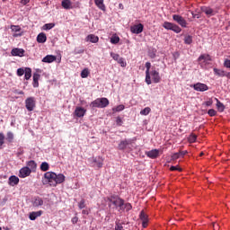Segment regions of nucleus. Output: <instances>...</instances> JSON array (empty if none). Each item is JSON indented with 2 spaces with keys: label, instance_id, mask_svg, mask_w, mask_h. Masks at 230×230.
Wrapping results in <instances>:
<instances>
[{
  "label": "nucleus",
  "instance_id": "c85d7f7f",
  "mask_svg": "<svg viewBox=\"0 0 230 230\" xmlns=\"http://www.w3.org/2000/svg\"><path fill=\"white\" fill-rule=\"evenodd\" d=\"M213 71L217 76H220V77L226 76V71H224V70H221L218 68H214Z\"/></svg>",
  "mask_w": 230,
  "mask_h": 230
},
{
  "label": "nucleus",
  "instance_id": "a19ab883",
  "mask_svg": "<svg viewBox=\"0 0 230 230\" xmlns=\"http://www.w3.org/2000/svg\"><path fill=\"white\" fill-rule=\"evenodd\" d=\"M117 62L121 66V67H127V62H125L123 58H119Z\"/></svg>",
  "mask_w": 230,
  "mask_h": 230
},
{
  "label": "nucleus",
  "instance_id": "58836bf2",
  "mask_svg": "<svg viewBox=\"0 0 230 230\" xmlns=\"http://www.w3.org/2000/svg\"><path fill=\"white\" fill-rule=\"evenodd\" d=\"M111 44H118L119 42V36L114 35L111 38Z\"/></svg>",
  "mask_w": 230,
  "mask_h": 230
},
{
  "label": "nucleus",
  "instance_id": "b1692460",
  "mask_svg": "<svg viewBox=\"0 0 230 230\" xmlns=\"http://www.w3.org/2000/svg\"><path fill=\"white\" fill-rule=\"evenodd\" d=\"M46 40H48V37H46V33L40 32L37 36V42H39V44H44V42H46Z\"/></svg>",
  "mask_w": 230,
  "mask_h": 230
},
{
  "label": "nucleus",
  "instance_id": "1a4fd4ad",
  "mask_svg": "<svg viewBox=\"0 0 230 230\" xmlns=\"http://www.w3.org/2000/svg\"><path fill=\"white\" fill-rule=\"evenodd\" d=\"M149 75L154 84H159V82H161V75H159V72H157V70L153 69L151 72H149Z\"/></svg>",
  "mask_w": 230,
  "mask_h": 230
},
{
  "label": "nucleus",
  "instance_id": "c756f323",
  "mask_svg": "<svg viewBox=\"0 0 230 230\" xmlns=\"http://www.w3.org/2000/svg\"><path fill=\"white\" fill-rule=\"evenodd\" d=\"M217 101V111H219V112H224V111L226 110V106H224V103H222L218 99L216 98Z\"/></svg>",
  "mask_w": 230,
  "mask_h": 230
},
{
  "label": "nucleus",
  "instance_id": "20e7f679",
  "mask_svg": "<svg viewBox=\"0 0 230 230\" xmlns=\"http://www.w3.org/2000/svg\"><path fill=\"white\" fill-rule=\"evenodd\" d=\"M163 28H164L165 30H171L172 31H174V33H181V31H182L179 25L170 22H164L163 24Z\"/></svg>",
  "mask_w": 230,
  "mask_h": 230
},
{
  "label": "nucleus",
  "instance_id": "774afa93",
  "mask_svg": "<svg viewBox=\"0 0 230 230\" xmlns=\"http://www.w3.org/2000/svg\"><path fill=\"white\" fill-rule=\"evenodd\" d=\"M199 155H200V157H202V155H204V152H201V153L199 154Z\"/></svg>",
  "mask_w": 230,
  "mask_h": 230
},
{
  "label": "nucleus",
  "instance_id": "6ab92c4d",
  "mask_svg": "<svg viewBox=\"0 0 230 230\" xmlns=\"http://www.w3.org/2000/svg\"><path fill=\"white\" fill-rule=\"evenodd\" d=\"M44 205V200L40 197H35L32 200L33 208H39L40 206Z\"/></svg>",
  "mask_w": 230,
  "mask_h": 230
},
{
  "label": "nucleus",
  "instance_id": "680f3d73",
  "mask_svg": "<svg viewBox=\"0 0 230 230\" xmlns=\"http://www.w3.org/2000/svg\"><path fill=\"white\" fill-rule=\"evenodd\" d=\"M82 213H83V215H89V210L83 209Z\"/></svg>",
  "mask_w": 230,
  "mask_h": 230
},
{
  "label": "nucleus",
  "instance_id": "7c9ffc66",
  "mask_svg": "<svg viewBox=\"0 0 230 230\" xmlns=\"http://www.w3.org/2000/svg\"><path fill=\"white\" fill-rule=\"evenodd\" d=\"M94 3L100 10H105V4H103V0H94Z\"/></svg>",
  "mask_w": 230,
  "mask_h": 230
},
{
  "label": "nucleus",
  "instance_id": "dca6fc26",
  "mask_svg": "<svg viewBox=\"0 0 230 230\" xmlns=\"http://www.w3.org/2000/svg\"><path fill=\"white\" fill-rule=\"evenodd\" d=\"M146 155L150 159H157L159 157V149H152L146 152Z\"/></svg>",
  "mask_w": 230,
  "mask_h": 230
},
{
  "label": "nucleus",
  "instance_id": "9d476101",
  "mask_svg": "<svg viewBox=\"0 0 230 230\" xmlns=\"http://www.w3.org/2000/svg\"><path fill=\"white\" fill-rule=\"evenodd\" d=\"M144 28H145V26L143 25V23H138L137 25L131 26L130 31L132 33H135L136 35H139V33H143Z\"/></svg>",
  "mask_w": 230,
  "mask_h": 230
},
{
  "label": "nucleus",
  "instance_id": "3c124183",
  "mask_svg": "<svg viewBox=\"0 0 230 230\" xmlns=\"http://www.w3.org/2000/svg\"><path fill=\"white\" fill-rule=\"evenodd\" d=\"M25 70L23 68H18L17 69V75L18 76H22V75H24Z\"/></svg>",
  "mask_w": 230,
  "mask_h": 230
},
{
  "label": "nucleus",
  "instance_id": "4d7b16f0",
  "mask_svg": "<svg viewBox=\"0 0 230 230\" xmlns=\"http://www.w3.org/2000/svg\"><path fill=\"white\" fill-rule=\"evenodd\" d=\"M71 221H72V224H77L78 223V217H74Z\"/></svg>",
  "mask_w": 230,
  "mask_h": 230
},
{
  "label": "nucleus",
  "instance_id": "473e14b6",
  "mask_svg": "<svg viewBox=\"0 0 230 230\" xmlns=\"http://www.w3.org/2000/svg\"><path fill=\"white\" fill-rule=\"evenodd\" d=\"M40 168L41 172H48V170H49V164H48V162H43L41 163Z\"/></svg>",
  "mask_w": 230,
  "mask_h": 230
},
{
  "label": "nucleus",
  "instance_id": "aec40b11",
  "mask_svg": "<svg viewBox=\"0 0 230 230\" xmlns=\"http://www.w3.org/2000/svg\"><path fill=\"white\" fill-rule=\"evenodd\" d=\"M57 60V56L54 55H47L45 58H42V62L45 64H51Z\"/></svg>",
  "mask_w": 230,
  "mask_h": 230
},
{
  "label": "nucleus",
  "instance_id": "e2e57ef3",
  "mask_svg": "<svg viewBox=\"0 0 230 230\" xmlns=\"http://www.w3.org/2000/svg\"><path fill=\"white\" fill-rule=\"evenodd\" d=\"M225 76H226V78L230 79V72H226Z\"/></svg>",
  "mask_w": 230,
  "mask_h": 230
},
{
  "label": "nucleus",
  "instance_id": "8fccbe9b",
  "mask_svg": "<svg viewBox=\"0 0 230 230\" xmlns=\"http://www.w3.org/2000/svg\"><path fill=\"white\" fill-rule=\"evenodd\" d=\"M4 145V134L0 133V146H3Z\"/></svg>",
  "mask_w": 230,
  "mask_h": 230
},
{
  "label": "nucleus",
  "instance_id": "5fc2aeb1",
  "mask_svg": "<svg viewBox=\"0 0 230 230\" xmlns=\"http://www.w3.org/2000/svg\"><path fill=\"white\" fill-rule=\"evenodd\" d=\"M224 66L230 69V59H226L224 62Z\"/></svg>",
  "mask_w": 230,
  "mask_h": 230
},
{
  "label": "nucleus",
  "instance_id": "f03ea898",
  "mask_svg": "<svg viewBox=\"0 0 230 230\" xmlns=\"http://www.w3.org/2000/svg\"><path fill=\"white\" fill-rule=\"evenodd\" d=\"M111 204H113L118 211H130L132 209V204L125 203V199H121L118 195H111L107 198Z\"/></svg>",
  "mask_w": 230,
  "mask_h": 230
},
{
  "label": "nucleus",
  "instance_id": "ddd939ff",
  "mask_svg": "<svg viewBox=\"0 0 230 230\" xmlns=\"http://www.w3.org/2000/svg\"><path fill=\"white\" fill-rule=\"evenodd\" d=\"M132 143V139H124L121 140L118 145L119 150H127L128 148V146Z\"/></svg>",
  "mask_w": 230,
  "mask_h": 230
},
{
  "label": "nucleus",
  "instance_id": "4c0bfd02",
  "mask_svg": "<svg viewBox=\"0 0 230 230\" xmlns=\"http://www.w3.org/2000/svg\"><path fill=\"white\" fill-rule=\"evenodd\" d=\"M6 140L8 141V143H12L13 141V132H11V131L7 132Z\"/></svg>",
  "mask_w": 230,
  "mask_h": 230
},
{
  "label": "nucleus",
  "instance_id": "49530a36",
  "mask_svg": "<svg viewBox=\"0 0 230 230\" xmlns=\"http://www.w3.org/2000/svg\"><path fill=\"white\" fill-rule=\"evenodd\" d=\"M11 30L12 31H15V32L21 31V27L19 25H12Z\"/></svg>",
  "mask_w": 230,
  "mask_h": 230
},
{
  "label": "nucleus",
  "instance_id": "c9c22d12",
  "mask_svg": "<svg viewBox=\"0 0 230 230\" xmlns=\"http://www.w3.org/2000/svg\"><path fill=\"white\" fill-rule=\"evenodd\" d=\"M115 230H125V228L123 227V223H119V221H116Z\"/></svg>",
  "mask_w": 230,
  "mask_h": 230
},
{
  "label": "nucleus",
  "instance_id": "13d9d810",
  "mask_svg": "<svg viewBox=\"0 0 230 230\" xmlns=\"http://www.w3.org/2000/svg\"><path fill=\"white\" fill-rule=\"evenodd\" d=\"M28 3H30V0H21V4H22L23 6H26Z\"/></svg>",
  "mask_w": 230,
  "mask_h": 230
},
{
  "label": "nucleus",
  "instance_id": "052dcab7",
  "mask_svg": "<svg viewBox=\"0 0 230 230\" xmlns=\"http://www.w3.org/2000/svg\"><path fill=\"white\" fill-rule=\"evenodd\" d=\"M213 229H214V230L218 229V224L214 223V224H213Z\"/></svg>",
  "mask_w": 230,
  "mask_h": 230
},
{
  "label": "nucleus",
  "instance_id": "4468645a",
  "mask_svg": "<svg viewBox=\"0 0 230 230\" xmlns=\"http://www.w3.org/2000/svg\"><path fill=\"white\" fill-rule=\"evenodd\" d=\"M139 218L142 221V227L146 228L148 226V216L145 213V211H141L139 215Z\"/></svg>",
  "mask_w": 230,
  "mask_h": 230
},
{
  "label": "nucleus",
  "instance_id": "9b49d317",
  "mask_svg": "<svg viewBox=\"0 0 230 230\" xmlns=\"http://www.w3.org/2000/svg\"><path fill=\"white\" fill-rule=\"evenodd\" d=\"M31 174V169L28 166L22 168L19 172V177H21V179H25V177H30Z\"/></svg>",
  "mask_w": 230,
  "mask_h": 230
},
{
  "label": "nucleus",
  "instance_id": "412c9836",
  "mask_svg": "<svg viewBox=\"0 0 230 230\" xmlns=\"http://www.w3.org/2000/svg\"><path fill=\"white\" fill-rule=\"evenodd\" d=\"M86 42H92L93 44H96L98 40H100V38L94 34H90L85 39Z\"/></svg>",
  "mask_w": 230,
  "mask_h": 230
},
{
  "label": "nucleus",
  "instance_id": "4be33fe9",
  "mask_svg": "<svg viewBox=\"0 0 230 230\" xmlns=\"http://www.w3.org/2000/svg\"><path fill=\"white\" fill-rule=\"evenodd\" d=\"M9 186H17L19 184V177L13 175L9 178L8 181Z\"/></svg>",
  "mask_w": 230,
  "mask_h": 230
},
{
  "label": "nucleus",
  "instance_id": "37998d69",
  "mask_svg": "<svg viewBox=\"0 0 230 230\" xmlns=\"http://www.w3.org/2000/svg\"><path fill=\"white\" fill-rule=\"evenodd\" d=\"M124 110H125V105L123 104H120L113 109V111H115L116 112H121V111H124Z\"/></svg>",
  "mask_w": 230,
  "mask_h": 230
},
{
  "label": "nucleus",
  "instance_id": "a211bd4d",
  "mask_svg": "<svg viewBox=\"0 0 230 230\" xmlns=\"http://www.w3.org/2000/svg\"><path fill=\"white\" fill-rule=\"evenodd\" d=\"M13 57H24V49H13L11 51Z\"/></svg>",
  "mask_w": 230,
  "mask_h": 230
},
{
  "label": "nucleus",
  "instance_id": "423d86ee",
  "mask_svg": "<svg viewBox=\"0 0 230 230\" xmlns=\"http://www.w3.org/2000/svg\"><path fill=\"white\" fill-rule=\"evenodd\" d=\"M35 97H28L25 100V107L27 109V111H29V112H31L33 111V109H35Z\"/></svg>",
  "mask_w": 230,
  "mask_h": 230
},
{
  "label": "nucleus",
  "instance_id": "7ed1b4c3",
  "mask_svg": "<svg viewBox=\"0 0 230 230\" xmlns=\"http://www.w3.org/2000/svg\"><path fill=\"white\" fill-rule=\"evenodd\" d=\"M90 106L97 109H105V107L109 106V99L105 97L97 98L91 102Z\"/></svg>",
  "mask_w": 230,
  "mask_h": 230
},
{
  "label": "nucleus",
  "instance_id": "2eb2a0df",
  "mask_svg": "<svg viewBox=\"0 0 230 230\" xmlns=\"http://www.w3.org/2000/svg\"><path fill=\"white\" fill-rule=\"evenodd\" d=\"M85 112H87V110L84 109L83 107H76L74 114L76 116V118H84V116H85Z\"/></svg>",
  "mask_w": 230,
  "mask_h": 230
},
{
  "label": "nucleus",
  "instance_id": "5701e85b",
  "mask_svg": "<svg viewBox=\"0 0 230 230\" xmlns=\"http://www.w3.org/2000/svg\"><path fill=\"white\" fill-rule=\"evenodd\" d=\"M42 216V210L36 211V212H31L29 215L30 220H37L39 217Z\"/></svg>",
  "mask_w": 230,
  "mask_h": 230
},
{
  "label": "nucleus",
  "instance_id": "bb28decb",
  "mask_svg": "<svg viewBox=\"0 0 230 230\" xmlns=\"http://www.w3.org/2000/svg\"><path fill=\"white\" fill-rule=\"evenodd\" d=\"M40 79V74L39 73H34L33 74V83L32 85L33 87H39V80Z\"/></svg>",
  "mask_w": 230,
  "mask_h": 230
},
{
  "label": "nucleus",
  "instance_id": "a878e982",
  "mask_svg": "<svg viewBox=\"0 0 230 230\" xmlns=\"http://www.w3.org/2000/svg\"><path fill=\"white\" fill-rule=\"evenodd\" d=\"M201 12L206 13V15H215V11H213V9L210 7L203 6L201 7Z\"/></svg>",
  "mask_w": 230,
  "mask_h": 230
},
{
  "label": "nucleus",
  "instance_id": "f3484780",
  "mask_svg": "<svg viewBox=\"0 0 230 230\" xmlns=\"http://www.w3.org/2000/svg\"><path fill=\"white\" fill-rule=\"evenodd\" d=\"M93 166H97V168H102L103 166V159L101 157H93L91 158Z\"/></svg>",
  "mask_w": 230,
  "mask_h": 230
},
{
  "label": "nucleus",
  "instance_id": "338daca9",
  "mask_svg": "<svg viewBox=\"0 0 230 230\" xmlns=\"http://www.w3.org/2000/svg\"><path fill=\"white\" fill-rule=\"evenodd\" d=\"M78 53H84V49H80Z\"/></svg>",
  "mask_w": 230,
  "mask_h": 230
},
{
  "label": "nucleus",
  "instance_id": "79ce46f5",
  "mask_svg": "<svg viewBox=\"0 0 230 230\" xmlns=\"http://www.w3.org/2000/svg\"><path fill=\"white\" fill-rule=\"evenodd\" d=\"M52 28H55V23H47L43 25V30H52Z\"/></svg>",
  "mask_w": 230,
  "mask_h": 230
},
{
  "label": "nucleus",
  "instance_id": "c03bdc74",
  "mask_svg": "<svg viewBox=\"0 0 230 230\" xmlns=\"http://www.w3.org/2000/svg\"><path fill=\"white\" fill-rule=\"evenodd\" d=\"M78 208L79 209H84V208H85V199L80 200V202L78 203Z\"/></svg>",
  "mask_w": 230,
  "mask_h": 230
},
{
  "label": "nucleus",
  "instance_id": "2f4dec72",
  "mask_svg": "<svg viewBox=\"0 0 230 230\" xmlns=\"http://www.w3.org/2000/svg\"><path fill=\"white\" fill-rule=\"evenodd\" d=\"M24 73H25V75H24L25 80H30L31 78V68L26 67Z\"/></svg>",
  "mask_w": 230,
  "mask_h": 230
},
{
  "label": "nucleus",
  "instance_id": "f8f14e48",
  "mask_svg": "<svg viewBox=\"0 0 230 230\" xmlns=\"http://www.w3.org/2000/svg\"><path fill=\"white\" fill-rule=\"evenodd\" d=\"M152 67V64L150 62L146 63V83L147 85L152 84V79L150 78V68Z\"/></svg>",
  "mask_w": 230,
  "mask_h": 230
},
{
  "label": "nucleus",
  "instance_id": "f257e3e1",
  "mask_svg": "<svg viewBox=\"0 0 230 230\" xmlns=\"http://www.w3.org/2000/svg\"><path fill=\"white\" fill-rule=\"evenodd\" d=\"M66 181V176L62 173L57 174L53 172H47L41 180L43 186L57 187L58 184H62Z\"/></svg>",
  "mask_w": 230,
  "mask_h": 230
},
{
  "label": "nucleus",
  "instance_id": "cd10ccee",
  "mask_svg": "<svg viewBox=\"0 0 230 230\" xmlns=\"http://www.w3.org/2000/svg\"><path fill=\"white\" fill-rule=\"evenodd\" d=\"M27 168H30L31 172V170L32 171L37 170V163H35V161H33V160L29 161L27 163Z\"/></svg>",
  "mask_w": 230,
  "mask_h": 230
},
{
  "label": "nucleus",
  "instance_id": "de8ad7c7",
  "mask_svg": "<svg viewBox=\"0 0 230 230\" xmlns=\"http://www.w3.org/2000/svg\"><path fill=\"white\" fill-rule=\"evenodd\" d=\"M208 116L213 118L214 116H217V111L210 109V110H208Z\"/></svg>",
  "mask_w": 230,
  "mask_h": 230
},
{
  "label": "nucleus",
  "instance_id": "f704fd0d",
  "mask_svg": "<svg viewBox=\"0 0 230 230\" xmlns=\"http://www.w3.org/2000/svg\"><path fill=\"white\" fill-rule=\"evenodd\" d=\"M151 111H152V109H150V107H146L140 111V114H141V116H148V114H150Z\"/></svg>",
  "mask_w": 230,
  "mask_h": 230
},
{
  "label": "nucleus",
  "instance_id": "864d4df0",
  "mask_svg": "<svg viewBox=\"0 0 230 230\" xmlns=\"http://www.w3.org/2000/svg\"><path fill=\"white\" fill-rule=\"evenodd\" d=\"M204 105H206V107H211V105H213V100L209 99L204 102Z\"/></svg>",
  "mask_w": 230,
  "mask_h": 230
},
{
  "label": "nucleus",
  "instance_id": "6e6d98bb",
  "mask_svg": "<svg viewBox=\"0 0 230 230\" xmlns=\"http://www.w3.org/2000/svg\"><path fill=\"white\" fill-rule=\"evenodd\" d=\"M116 123L117 125H119V127H121V123H123V120L119 117H117Z\"/></svg>",
  "mask_w": 230,
  "mask_h": 230
},
{
  "label": "nucleus",
  "instance_id": "bf43d9fd",
  "mask_svg": "<svg viewBox=\"0 0 230 230\" xmlns=\"http://www.w3.org/2000/svg\"><path fill=\"white\" fill-rule=\"evenodd\" d=\"M180 157H184V155H186V154H188V151H181L180 153Z\"/></svg>",
  "mask_w": 230,
  "mask_h": 230
},
{
  "label": "nucleus",
  "instance_id": "72a5a7b5",
  "mask_svg": "<svg viewBox=\"0 0 230 230\" xmlns=\"http://www.w3.org/2000/svg\"><path fill=\"white\" fill-rule=\"evenodd\" d=\"M183 40H184V44L190 45V44H191L193 42V37L191 35H186L184 37Z\"/></svg>",
  "mask_w": 230,
  "mask_h": 230
},
{
  "label": "nucleus",
  "instance_id": "0e129e2a",
  "mask_svg": "<svg viewBox=\"0 0 230 230\" xmlns=\"http://www.w3.org/2000/svg\"><path fill=\"white\" fill-rule=\"evenodd\" d=\"M18 94H24V92L20 91V92L18 93Z\"/></svg>",
  "mask_w": 230,
  "mask_h": 230
},
{
  "label": "nucleus",
  "instance_id": "393cba45",
  "mask_svg": "<svg viewBox=\"0 0 230 230\" xmlns=\"http://www.w3.org/2000/svg\"><path fill=\"white\" fill-rule=\"evenodd\" d=\"M61 6H63L65 8V10L73 9L71 0H63L62 3H61Z\"/></svg>",
  "mask_w": 230,
  "mask_h": 230
},
{
  "label": "nucleus",
  "instance_id": "a18cd8bd",
  "mask_svg": "<svg viewBox=\"0 0 230 230\" xmlns=\"http://www.w3.org/2000/svg\"><path fill=\"white\" fill-rule=\"evenodd\" d=\"M111 57L113 58V60H116V62H118L119 60V58H120L119 54H116L114 52L111 53Z\"/></svg>",
  "mask_w": 230,
  "mask_h": 230
},
{
  "label": "nucleus",
  "instance_id": "09e8293b",
  "mask_svg": "<svg viewBox=\"0 0 230 230\" xmlns=\"http://www.w3.org/2000/svg\"><path fill=\"white\" fill-rule=\"evenodd\" d=\"M170 171L171 172H182V169L181 168H180V167H177V166H171L170 167Z\"/></svg>",
  "mask_w": 230,
  "mask_h": 230
},
{
  "label": "nucleus",
  "instance_id": "69168bd1",
  "mask_svg": "<svg viewBox=\"0 0 230 230\" xmlns=\"http://www.w3.org/2000/svg\"><path fill=\"white\" fill-rule=\"evenodd\" d=\"M119 8H123V4H119Z\"/></svg>",
  "mask_w": 230,
  "mask_h": 230
},
{
  "label": "nucleus",
  "instance_id": "6e6552de",
  "mask_svg": "<svg viewBox=\"0 0 230 230\" xmlns=\"http://www.w3.org/2000/svg\"><path fill=\"white\" fill-rule=\"evenodd\" d=\"M172 19L177 23H179L180 26H181V28H186V26L188 25V22H186V20L182 16H181L179 14L172 15Z\"/></svg>",
  "mask_w": 230,
  "mask_h": 230
},
{
  "label": "nucleus",
  "instance_id": "603ef678",
  "mask_svg": "<svg viewBox=\"0 0 230 230\" xmlns=\"http://www.w3.org/2000/svg\"><path fill=\"white\" fill-rule=\"evenodd\" d=\"M179 157H181V154H179V153H175V154H173V155H172V159L173 161H177V159H179Z\"/></svg>",
  "mask_w": 230,
  "mask_h": 230
},
{
  "label": "nucleus",
  "instance_id": "0eeeda50",
  "mask_svg": "<svg viewBox=\"0 0 230 230\" xmlns=\"http://www.w3.org/2000/svg\"><path fill=\"white\" fill-rule=\"evenodd\" d=\"M190 87H193L194 91H198L199 93H204L209 90L208 84L202 83L194 84Z\"/></svg>",
  "mask_w": 230,
  "mask_h": 230
},
{
  "label": "nucleus",
  "instance_id": "39448f33",
  "mask_svg": "<svg viewBox=\"0 0 230 230\" xmlns=\"http://www.w3.org/2000/svg\"><path fill=\"white\" fill-rule=\"evenodd\" d=\"M213 59L211 58V56L209 54H202L199 57L198 61L199 62V65L202 66H208L209 62H211Z\"/></svg>",
  "mask_w": 230,
  "mask_h": 230
},
{
  "label": "nucleus",
  "instance_id": "e433bc0d",
  "mask_svg": "<svg viewBox=\"0 0 230 230\" xmlns=\"http://www.w3.org/2000/svg\"><path fill=\"white\" fill-rule=\"evenodd\" d=\"M188 141L189 143H195V141H197V135L191 133L188 137Z\"/></svg>",
  "mask_w": 230,
  "mask_h": 230
},
{
  "label": "nucleus",
  "instance_id": "ea45409f",
  "mask_svg": "<svg viewBox=\"0 0 230 230\" xmlns=\"http://www.w3.org/2000/svg\"><path fill=\"white\" fill-rule=\"evenodd\" d=\"M87 76H89V69L84 68V69L81 72V78H87Z\"/></svg>",
  "mask_w": 230,
  "mask_h": 230
}]
</instances>
